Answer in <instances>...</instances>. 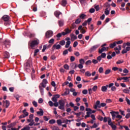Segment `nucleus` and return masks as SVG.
Instances as JSON below:
<instances>
[{"instance_id":"obj_32","label":"nucleus","mask_w":130,"mask_h":130,"mask_svg":"<svg viewBox=\"0 0 130 130\" xmlns=\"http://www.w3.org/2000/svg\"><path fill=\"white\" fill-rule=\"evenodd\" d=\"M94 9L96 12H98L99 10H100V8L99 7V5H94Z\"/></svg>"},{"instance_id":"obj_36","label":"nucleus","mask_w":130,"mask_h":130,"mask_svg":"<svg viewBox=\"0 0 130 130\" xmlns=\"http://www.w3.org/2000/svg\"><path fill=\"white\" fill-rule=\"evenodd\" d=\"M97 89H98V86H97V85H94L92 87V91H93V92H96Z\"/></svg>"},{"instance_id":"obj_16","label":"nucleus","mask_w":130,"mask_h":130,"mask_svg":"<svg viewBox=\"0 0 130 130\" xmlns=\"http://www.w3.org/2000/svg\"><path fill=\"white\" fill-rule=\"evenodd\" d=\"M108 88V85L103 86L102 87V92H106L107 91V88Z\"/></svg>"},{"instance_id":"obj_20","label":"nucleus","mask_w":130,"mask_h":130,"mask_svg":"<svg viewBox=\"0 0 130 130\" xmlns=\"http://www.w3.org/2000/svg\"><path fill=\"white\" fill-rule=\"evenodd\" d=\"M30 68V63L28 62H27L25 64H24V68L25 70H28Z\"/></svg>"},{"instance_id":"obj_60","label":"nucleus","mask_w":130,"mask_h":130,"mask_svg":"<svg viewBox=\"0 0 130 130\" xmlns=\"http://www.w3.org/2000/svg\"><path fill=\"white\" fill-rule=\"evenodd\" d=\"M123 92L124 93H126V94H128L129 93V90L128 89H124Z\"/></svg>"},{"instance_id":"obj_51","label":"nucleus","mask_w":130,"mask_h":130,"mask_svg":"<svg viewBox=\"0 0 130 130\" xmlns=\"http://www.w3.org/2000/svg\"><path fill=\"white\" fill-rule=\"evenodd\" d=\"M14 98H16L17 101H19V98H20V95H19L18 94H15L14 95Z\"/></svg>"},{"instance_id":"obj_42","label":"nucleus","mask_w":130,"mask_h":130,"mask_svg":"<svg viewBox=\"0 0 130 130\" xmlns=\"http://www.w3.org/2000/svg\"><path fill=\"white\" fill-rule=\"evenodd\" d=\"M92 21V18H88L87 20H86V23H87V24L88 25H90V22Z\"/></svg>"},{"instance_id":"obj_46","label":"nucleus","mask_w":130,"mask_h":130,"mask_svg":"<svg viewBox=\"0 0 130 130\" xmlns=\"http://www.w3.org/2000/svg\"><path fill=\"white\" fill-rule=\"evenodd\" d=\"M119 112L121 115H123V116H125V114L124 113V111L119 110Z\"/></svg>"},{"instance_id":"obj_55","label":"nucleus","mask_w":130,"mask_h":130,"mask_svg":"<svg viewBox=\"0 0 130 130\" xmlns=\"http://www.w3.org/2000/svg\"><path fill=\"white\" fill-rule=\"evenodd\" d=\"M32 104L35 106V107H37V106H38V105L37 104V102H36V101H34L32 102Z\"/></svg>"},{"instance_id":"obj_25","label":"nucleus","mask_w":130,"mask_h":130,"mask_svg":"<svg viewBox=\"0 0 130 130\" xmlns=\"http://www.w3.org/2000/svg\"><path fill=\"white\" fill-rule=\"evenodd\" d=\"M110 13V11L108 10V8H107L105 10V14L106 16H108Z\"/></svg>"},{"instance_id":"obj_39","label":"nucleus","mask_w":130,"mask_h":130,"mask_svg":"<svg viewBox=\"0 0 130 130\" xmlns=\"http://www.w3.org/2000/svg\"><path fill=\"white\" fill-rule=\"evenodd\" d=\"M47 83H48L47 80L46 79H44L43 80V81L41 83V84H43L46 85V84H47Z\"/></svg>"},{"instance_id":"obj_21","label":"nucleus","mask_w":130,"mask_h":130,"mask_svg":"<svg viewBox=\"0 0 130 130\" xmlns=\"http://www.w3.org/2000/svg\"><path fill=\"white\" fill-rule=\"evenodd\" d=\"M100 104V101H97L95 103V104L94 106V109H97L98 108V105Z\"/></svg>"},{"instance_id":"obj_45","label":"nucleus","mask_w":130,"mask_h":130,"mask_svg":"<svg viewBox=\"0 0 130 130\" xmlns=\"http://www.w3.org/2000/svg\"><path fill=\"white\" fill-rule=\"evenodd\" d=\"M91 63H92V61L90 60H88L85 62L86 66H88L89 64H91Z\"/></svg>"},{"instance_id":"obj_64","label":"nucleus","mask_w":130,"mask_h":130,"mask_svg":"<svg viewBox=\"0 0 130 130\" xmlns=\"http://www.w3.org/2000/svg\"><path fill=\"white\" fill-rule=\"evenodd\" d=\"M78 46V42L75 41L73 44V47H77Z\"/></svg>"},{"instance_id":"obj_49","label":"nucleus","mask_w":130,"mask_h":130,"mask_svg":"<svg viewBox=\"0 0 130 130\" xmlns=\"http://www.w3.org/2000/svg\"><path fill=\"white\" fill-rule=\"evenodd\" d=\"M68 53H69V51H68V50L66 49L63 51L62 55H67V54H68Z\"/></svg>"},{"instance_id":"obj_12","label":"nucleus","mask_w":130,"mask_h":130,"mask_svg":"<svg viewBox=\"0 0 130 130\" xmlns=\"http://www.w3.org/2000/svg\"><path fill=\"white\" fill-rule=\"evenodd\" d=\"M104 51H106V47H102L101 49H99V53H102Z\"/></svg>"},{"instance_id":"obj_43","label":"nucleus","mask_w":130,"mask_h":130,"mask_svg":"<svg viewBox=\"0 0 130 130\" xmlns=\"http://www.w3.org/2000/svg\"><path fill=\"white\" fill-rule=\"evenodd\" d=\"M103 71H104V69L102 67H100L99 69V72L100 74H102V73H103Z\"/></svg>"},{"instance_id":"obj_23","label":"nucleus","mask_w":130,"mask_h":130,"mask_svg":"<svg viewBox=\"0 0 130 130\" xmlns=\"http://www.w3.org/2000/svg\"><path fill=\"white\" fill-rule=\"evenodd\" d=\"M39 87L41 95H43L44 94V89H43V88L41 86H39Z\"/></svg>"},{"instance_id":"obj_6","label":"nucleus","mask_w":130,"mask_h":130,"mask_svg":"<svg viewBox=\"0 0 130 130\" xmlns=\"http://www.w3.org/2000/svg\"><path fill=\"white\" fill-rule=\"evenodd\" d=\"M110 114L112 115V119H114L115 117H116V115H118V114H119V112H110Z\"/></svg>"},{"instance_id":"obj_31","label":"nucleus","mask_w":130,"mask_h":130,"mask_svg":"<svg viewBox=\"0 0 130 130\" xmlns=\"http://www.w3.org/2000/svg\"><path fill=\"white\" fill-rule=\"evenodd\" d=\"M91 73H90V72L89 71H87V72H86L85 73V75L86 76V77H91Z\"/></svg>"},{"instance_id":"obj_8","label":"nucleus","mask_w":130,"mask_h":130,"mask_svg":"<svg viewBox=\"0 0 130 130\" xmlns=\"http://www.w3.org/2000/svg\"><path fill=\"white\" fill-rule=\"evenodd\" d=\"M2 43L4 45H5L6 47H8L7 45H10V41H9L8 39H6L3 41Z\"/></svg>"},{"instance_id":"obj_7","label":"nucleus","mask_w":130,"mask_h":130,"mask_svg":"<svg viewBox=\"0 0 130 130\" xmlns=\"http://www.w3.org/2000/svg\"><path fill=\"white\" fill-rule=\"evenodd\" d=\"M61 47V46H60V45H59V44H58V45L54 44L53 46L52 49V50H54V49L58 50V49H60Z\"/></svg>"},{"instance_id":"obj_57","label":"nucleus","mask_w":130,"mask_h":130,"mask_svg":"<svg viewBox=\"0 0 130 130\" xmlns=\"http://www.w3.org/2000/svg\"><path fill=\"white\" fill-rule=\"evenodd\" d=\"M82 93L84 94V95H87V94H88V90L87 89H84L82 91Z\"/></svg>"},{"instance_id":"obj_14","label":"nucleus","mask_w":130,"mask_h":130,"mask_svg":"<svg viewBox=\"0 0 130 130\" xmlns=\"http://www.w3.org/2000/svg\"><path fill=\"white\" fill-rule=\"evenodd\" d=\"M60 4L63 7H66L68 4V1L67 0H62Z\"/></svg>"},{"instance_id":"obj_19","label":"nucleus","mask_w":130,"mask_h":130,"mask_svg":"<svg viewBox=\"0 0 130 130\" xmlns=\"http://www.w3.org/2000/svg\"><path fill=\"white\" fill-rule=\"evenodd\" d=\"M64 32H66V34L67 35L68 34H70V33H71L72 32V30L70 29V28H67L64 30Z\"/></svg>"},{"instance_id":"obj_52","label":"nucleus","mask_w":130,"mask_h":130,"mask_svg":"<svg viewBox=\"0 0 130 130\" xmlns=\"http://www.w3.org/2000/svg\"><path fill=\"white\" fill-rule=\"evenodd\" d=\"M51 128L52 130H59V128L55 126L52 127Z\"/></svg>"},{"instance_id":"obj_28","label":"nucleus","mask_w":130,"mask_h":130,"mask_svg":"<svg viewBox=\"0 0 130 130\" xmlns=\"http://www.w3.org/2000/svg\"><path fill=\"white\" fill-rule=\"evenodd\" d=\"M6 102V108H9L10 106V101L6 100L5 101Z\"/></svg>"},{"instance_id":"obj_10","label":"nucleus","mask_w":130,"mask_h":130,"mask_svg":"<svg viewBox=\"0 0 130 130\" xmlns=\"http://www.w3.org/2000/svg\"><path fill=\"white\" fill-rule=\"evenodd\" d=\"M37 113L38 115H40V116H43L44 111H43V110H42V109H40V111H38Z\"/></svg>"},{"instance_id":"obj_29","label":"nucleus","mask_w":130,"mask_h":130,"mask_svg":"<svg viewBox=\"0 0 130 130\" xmlns=\"http://www.w3.org/2000/svg\"><path fill=\"white\" fill-rule=\"evenodd\" d=\"M38 52H39V49H37L35 50L34 56H37V53H38Z\"/></svg>"},{"instance_id":"obj_11","label":"nucleus","mask_w":130,"mask_h":130,"mask_svg":"<svg viewBox=\"0 0 130 130\" xmlns=\"http://www.w3.org/2000/svg\"><path fill=\"white\" fill-rule=\"evenodd\" d=\"M70 94V89L69 88H66V91L64 92L61 94L62 96H67V95H69Z\"/></svg>"},{"instance_id":"obj_47","label":"nucleus","mask_w":130,"mask_h":130,"mask_svg":"<svg viewBox=\"0 0 130 130\" xmlns=\"http://www.w3.org/2000/svg\"><path fill=\"white\" fill-rule=\"evenodd\" d=\"M100 56L102 57V58H105V57H106V53H102V54Z\"/></svg>"},{"instance_id":"obj_4","label":"nucleus","mask_w":130,"mask_h":130,"mask_svg":"<svg viewBox=\"0 0 130 130\" xmlns=\"http://www.w3.org/2000/svg\"><path fill=\"white\" fill-rule=\"evenodd\" d=\"M53 36V31L51 30H48L45 34V37L47 38H50Z\"/></svg>"},{"instance_id":"obj_50","label":"nucleus","mask_w":130,"mask_h":130,"mask_svg":"<svg viewBox=\"0 0 130 130\" xmlns=\"http://www.w3.org/2000/svg\"><path fill=\"white\" fill-rule=\"evenodd\" d=\"M71 38H73V39H77L78 38L77 37V36L73 34H72L71 35Z\"/></svg>"},{"instance_id":"obj_34","label":"nucleus","mask_w":130,"mask_h":130,"mask_svg":"<svg viewBox=\"0 0 130 130\" xmlns=\"http://www.w3.org/2000/svg\"><path fill=\"white\" fill-rule=\"evenodd\" d=\"M59 44H60V45L63 46V45H64V44H66V41H64V40H62L59 42Z\"/></svg>"},{"instance_id":"obj_41","label":"nucleus","mask_w":130,"mask_h":130,"mask_svg":"<svg viewBox=\"0 0 130 130\" xmlns=\"http://www.w3.org/2000/svg\"><path fill=\"white\" fill-rule=\"evenodd\" d=\"M129 78V77H122V79H123V80H124L123 82H126V81H128Z\"/></svg>"},{"instance_id":"obj_48","label":"nucleus","mask_w":130,"mask_h":130,"mask_svg":"<svg viewBox=\"0 0 130 130\" xmlns=\"http://www.w3.org/2000/svg\"><path fill=\"white\" fill-rule=\"evenodd\" d=\"M123 63V60L121 59L118 60V61L116 62L117 64H120V63Z\"/></svg>"},{"instance_id":"obj_61","label":"nucleus","mask_w":130,"mask_h":130,"mask_svg":"<svg viewBox=\"0 0 130 130\" xmlns=\"http://www.w3.org/2000/svg\"><path fill=\"white\" fill-rule=\"evenodd\" d=\"M57 124H58V125H60V124H61V123H62L61 120H60V119L57 120Z\"/></svg>"},{"instance_id":"obj_27","label":"nucleus","mask_w":130,"mask_h":130,"mask_svg":"<svg viewBox=\"0 0 130 130\" xmlns=\"http://www.w3.org/2000/svg\"><path fill=\"white\" fill-rule=\"evenodd\" d=\"M85 17H86V15L85 14H81L80 15H79V19L84 20V19H85Z\"/></svg>"},{"instance_id":"obj_15","label":"nucleus","mask_w":130,"mask_h":130,"mask_svg":"<svg viewBox=\"0 0 130 130\" xmlns=\"http://www.w3.org/2000/svg\"><path fill=\"white\" fill-rule=\"evenodd\" d=\"M59 15H61V13L60 12L58 11H56L54 12V15L55 16V17H56V18H59Z\"/></svg>"},{"instance_id":"obj_58","label":"nucleus","mask_w":130,"mask_h":130,"mask_svg":"<svg viewBox=\"0 0 130 130\" xmlns=\"http://www.w3.org/2000/svg\"><path fill=\"white\" fill-rule=\"evenodd\" d=\"M63 68L65 70H69V69H70V67L67 64H64Z\"/></svg>"},{"instance_id":"obj_54","label":"nucleus","mask_w":130,"mask_h":130,"mask_svg":"<svg viewBox=\"0 0 130 130\" xmlns=\"http://www.w3.org/2000/svg\"><path fill=\"white\" fill-rule=\"evenodd\" d=\"M89 13H91V14H93V13H95V9L91 8L89 10Z\"/></svg>"},{"instance_id":"obj_3","label":"nucleus","mask_w":130,"mask_h":130,"mask_svg":"<svg viewBox=\"0 0 130 130\" xmlns=\"http://www.w3.org/2000/svg\"><path fill=\"white\" fill-rule=\"evenodd\" d=\"M58 103H59V106H58L59 109L64 111V105H66V102H64V101L62 100H60L58 101Z\"/></svg>"},{"instance_id":"obj_30","label":"nucleus","mask_w":130,"mask_h":130,"mask_svg":"<svg viewBox=\"0 0 130 130\" xmlns=\"http://www.w3.org/2000/svg\"><path fill=\"white\" fill-rule=\"evenodd\" d=\"M110 73H111V70L108 69V70H106V71L105 72V75H109V74H110Z\"/></svg>"},{"instance_id":"obj_24","label":"nucleus","mask_w":130,"mask_h":130,"mask_svg":"<svg viewBox=\"0 0 130 130\" xmlns=\"http://www.w3.org/2000/svg\"><path fill=\"white\" fill-rule=\"evenodd\" d=\"M81 18H77L76 20H75V23L76 24V25H79V24H80V23H81Z\"/></svg>"},{"instance_id":"obj_40","label":"nucleus","mask_w":130,"mask_h":130,"mask_svg":"<svg viewBox=\"0 0 130 130\" xmlns=\"http://www.w3.org/2000/svg\"><path fill=\"white\" fill-rule=\"evenodd\" d=\"M83 112H80L79 113H75V115L77 116V117H80L81 114H82Z\"/></svg>"},{"instance_id":"obj_38","label":"nucleus","mask_w":130,"mask_h":130,"mask_svg":"<svg viewBox=\"0 0 130 130\" xmlns=\"http://www.w3.org/2000/svg\"><path fill=\"white\" fill-rule=\"evenodd\" d=\"M105 7H106V8H108V9H109V8H110V4L108 3H106L104 4Z\"/></svg>"},{"instance_id":"obj_9","label":"nucleus","mask_w":130,"mask_h":130,"mask_svg":"<svg viewBox=\"0 0 130 130\" xmlns=\"http://www.w3.org/2000/svg\"><path fill=\"white\" fill-rule=\"evenodd\" d=\"M100 46V45H95L94 46H93L92 47H91L90 49V51H95V50H96V49H97V48H98V47H99Z\"/></svg>"},{"instance_id":"obj_56","label":"nucleus","mask_w":130,"mask_h":130,"mask_svg":"<svg viewBox=\"0 0 130 130\" xmlns=\"http://www.w3.org/2000/svg\"><path fill=\"white\" fill-rule=\"evenodd\" d=\"M75 56H71L70 60L72 62H73V61H75Z\"/></svg>"},{"instance_id":"obj_2","label":"nucleus","mask_w":130,"mask_h":130,"mask_svg":"<svg viewBox=\"0 0 130 130\" xmlns=\"http://www.w3.org/2000/svg\"><path fill=\"white\" fill-rule=\"evenodd\" d=\"M38 44H39V40H34L28 42V46H30L31 48H33V47L37 46Z\"/></svg>"},{"instance_id":"obj_63","label":"nucleus","mask_w":130,"mask_h":130,"mask_svg":"<svg viewBox=\"0 0 130 130\" xmlns=\"http://www.w3.org/2000/svg\"><path fill=\"white\" fill-rule=\"evenodd\" d=\"M53 42H54V39H51L49 41V43L53 44Z\"/></svg>"},{"instance_id":"obj_5","label":"nucleus","mask_w":130,"mask_h":130,"mask_svg":"<svg viewBox=\"0 0 130 130\" xmlns=\"http://www.w3.org/2000/svg\"><path fill=\"white\" fill-rule=\"evenodd\" d=\"M59 97H60L59 94L54 95L53 97L52 98V101H53V102H57V99L59 98Z\"/></svg>"},{"instance_id":"obj_53","label":"nucleus","mask_w":130,"mask_h":130,"mask_svg":"<svg viewBox=\"0 0 130 130\" xmlns=\"http://www.w3.org/2000/svg\"><path fill=\"white\" fill-rule=\"evenodd\" d=\"M123 42V41L122 40H120L117 42H115V43H116V44H118V45L121 44Z\"/></svg>"},{"instance_id":"obj_22","label":"nucleus","mask_w":130,"mask_h":130,"mask_svg":"<svg viewBox=\"0 0 130 130\" xmlns=\"http://www.w3.org/2000/svg\"><path fill=\"white\" fill-rule=\"evenodd\" d=\"M5 58H9L10 57V53L8 52H5L4 53Z\"/></svg>"},{"instance_id":"obj_62","label":"nucleus","mask_w":130,"mask_h":130,"mask_svg":"<svg viewBox=\"0 0 130 130\" xmlns=\"http://www.w3.org/2000/svg\"><path fill=\"white\" fill-rule=\"evenodd\" d=\"M48 104H49V105L50 106H51V107L53 106V104H53V103L52 102V101H49Z\"/></svg>"},{"instance_id":"obj_1","label":"nucleus","mask_w":130,"mask_h":130,"mask_svg":"<svg viewBox=\"0 0 130 130\" xmlns=\"http://www.w3.org/2000/svg\"><path fill=\"white\" fill-rule=\"evenodd\" d=\"M2 19L5 22V26H10L11 25V18L8 15H5L3 16Z\"/></svg>"},{"instance_id":"obj_17","label":"nucleus","mask_w":130,"mask_h":130,"mask_svg":"<svg viewBox=\"0 0 130 130\" xmlns=\"http://www.w3.org/2000/svg\"><path fill=\"white\" fill-rule=\"evenodd\" d=\"M70 67L73 69L74 70H75V69H77V64L76 63H72L71 64H70Z\"/></svg>"},{"instance_id":"obj_18","label":"nucleus","mask_w":130,"mask_h":130,"mask_svg":"<svg viewBox=\"0 0 130 130\" xmlns=\"http://www.w3.org/2000/svg\"><path fill=\"white\" fill-rule=\"evenodd\" d=\"M115 46H116V43H115V42L113 43H111L109 45L110 48H114Z\"/></svg>"},{"instance_id":"obj_33","label":"nucleus","mask_w":130,"mask_h":130,"mask_svg":"<svg viewBox=\"0 0 130 130\" xmlns=\"http://www.w3.org/2000/svg\"><path fill=\"white\" fill-rule=\"evenodd\" d=\"M108 123L109 125H110V126H112V125L113 124V123H112V122H111V119H109L108 120Z\"/></svg>"},{"instance_id":"obj_59","label":"nucleus","mask_w":130,"mask_h":130,"mask_svg":"<svg viewBox=\"0 0 130 130\" xmlns=\"http://www.w3.org/2000/svg\"><path fill=\"white\" fill-rule=\"evenodd\" d=\"M76 22H73L72 24V28L73 29H75V28H76V27H77V25H76Z\"/></svg>"},{"instance_id":"obj_13","label":"nucleus","mask_w":130,"mask_h":130,"mask_svg":"<svg viewBox=\"0 0 130 130\" xmlns=\"http://www.w3.org/2000/svg\"><path fill=\"white\" fill-rule=\"evenodd\" d=\"M58 24L59 27H62L64 25V22L62 20H58Z\"/></svg>"},{"instance_id":"obj_26","label":"nucleus","mask_w":130,"mask_h":130,"mask_svg":"<svg viewBox=\"0 0 130 130\" xmlns=\"http://www.w3.org/2000/svg\"><path fill=\"white\" fill-rule=\"evenodd\" d=\"M114 50H115V51H117V50H121V45H118V47H116L115 48H114Z\"/></svg>"},{"instance_id":"obj_37","label":"nucleus","mask_w":130,"mask_h":130,"mask_svg":"<svg viewBox=\"0 0 130 130\" xmlns=\"http://www.w3.org/2000/svg\"><path fill=\"white\" fill-rule=\"evenodd\" d=\"M79 62L80 64H84L85 63V60H84V59H80Z\"/></svg>"},{"instance_id":"obj_35","label":"nucleus","mask_w":130,"mask_h":130,"mask_svg":"<svg viewBox=\"0 0 130 130\" xmlns=\"http://www.w3.org/2000/svg\"><path fill=\"white\" fill-rule=\"evenodd\" d=\"M49 123H50V124H53V123H55V120L54 119L50 120L49 121Z\"/></svg>"},{"instance_id":"obj_44","label":"nucleus","mask_w":130,"mask_h":130,"mask_svg":"<svg viewBox=\"0 0 130 130\" xmlns=\"http://www.w3.org/2000/svg\"><path fill=\"white\" fill-rule=\"evenodd\" d=\"M46 48H47V46L46 45H44L43 46V48L42 51L43 52H44L45 51V50H46Z\"/></svg>"}]
</instances>
